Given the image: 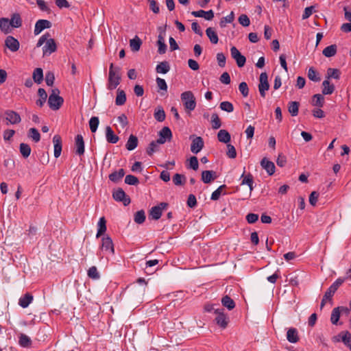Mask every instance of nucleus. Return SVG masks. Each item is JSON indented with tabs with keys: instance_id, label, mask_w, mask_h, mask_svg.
Listing matches in <instances>:
<instances>
[{
	"instance_id": "obj_55",
	"label": "nucleus",
	"mask_w": 351,
	"mask_h": 351,
	"mask_svg": "<svg viewBox=\"0 0 351 351\" xmlns=\"http://www.w3.org/2000/svg\"><path fill=\"white\" fill-rule=\"evenodd\" d=\"M159 145L155 141H152L149 146L147 147L146 152L149 156H152L153 154L158 150Z\"/></svg>"
},
{
	"instance_id": "obj_32",
	"label": "nucleus",
	"mask_w": 351,
	"mask_h": 351,
	"mask_svg": "<svg viewBox=\"0 0 351 351\" xmlns=\"http://www.w3.org/2000/svg\"><path fill=\"white\" fill-rule=\"evenodd\" d=\"M32 300L33 296L27 293L19 299V304L21 307L27 308Z\"/></svg>"
},
{
	"instance_id": "obj_23",
	"label": "nucleus",
	"mask_w": 351,
	"mask_h": 351,
	"mask_svg": "<svg viewBox=\"0 0 351 351\" xmlns=\"http://www.w3.org/2000/svg\"><path fill=\"white\" fill-rule=\"evenodd\" d=\"M106 138L108 143L113 144L117 143L119 139V136L114 133L110 126L106 128Z\"/></svg>"
},
{
	"instance_id": "obj_50",
	"label": "nucleus",
	"mask_w": 351,
	"mask_h": 351,
	"mask_svg": "<svg viewBox=\"0 0 351 351\" xmlns=\"http://www.w3.org/2000/svg\"><path fill=\"white\" fill-rule=\"evenodd\" d=\"M212 128L214 130L219 129L221 125V120L217 113H213L211 116Z\"/></svg>"
},
{
	"instance_id": "obj_8",
	"label": "nucleus",
	"mask_w": 351,
	"mask_h": 351,
	"mask_svg": "<svg viewBox=\"0 0 351 351\" xmlns=\"http://www.w3.org/2000/svg\"><path fill=\"white\" fill-rule=\"evenodd\" d=\"M260 83L258 84V90L262 97L265 98L266 91L269 88V84L268 82V76L265 72L262 73L259 77Z\"/></svg>"
},
{
	"instance_id": "obj_40",
	"label": "nucleus",
	"mask_w": 351,
	"mask_h": 351,
	"mask_svg": "<svg viewBox=\"0 0 351 351\" xmlns=\"http://www.w3.org/2000/svg\"><path fill=\"white\" fill-rule=\"evenodd\" d=\"M126 101V95L124 90L118 89L117 95L115 99V104L117 106H122Z\"/></svg>"
},
{
	"instance_id": "obj_58",
	"label": "nucleus",
	"mask_w": 351,
	"mask_h": 351,
	"mask_svg": "<svg viewBox=\"0 0 351 351\" xmlns=\"http://www.w3.org/2000/svg\"><path fill=\"white\" fill-rule=\"evenodd\" d=\"M226 188V185L223 184L219 186L215 191L213 192L210 199L212 200H217L219 199L220 195L222 193V189Z\"/></svg>"
},
{
	"instance_id": "obj_64",
	"label": "nucleus",
	"mask_w": 351,
	"mask_h": 351,
	"mask_svg": "<svg viewBox=\"0 0 351 351\" xmlns=\"http://www.w3.org/2000/svg\"><path fill=\"white\" fill-rule=\"evenodd\" d=\"M156 84H157V86L158 87L162 90H165V91H167V84L165 82V80L164 79H162L159 77H156Z\"/></svg>"
},
{
	"instance_id": "obj_54",
	"label": "nucleus",
	"mask_w": 351,
	"mask_h": 351,
	"mask_svg": "<svg viewBox=\"0 0 351 351\" xmlns=\"http://www.w3.org/2000/svg\"><path fill=\"white\" fill-rule=\"evenodd\" d=\"M241 178L242 179L241 184H247L250 185L251 184L254 183L253 176L251 173H248L247 175H245V171H243V174L241 176Z\"/></svg>"
},
{
	"instance_id": "obj_56",
	"label": "nucleus",
	"mask_w": 351,
	"mask_h": 351,
	"mask_svg": "<svg viewBox=\"0 0 351 351\" xmlns=\"http://www.w3.org/2000/svg\"><path fill=\"white\" fill-rule=\"evenodd\" d=\"M186 180V178L184 175L176 173L173 177V182L175 185L180 186L183 185Z\"/></svg>"
},
{
	"instance_id": "obj_53",
	"label": "nucleus",
	"mask_w": 351,
	"mask_h": 351,
	"mask_svg": "<svg viewBox=\"0 0 351 351\" xmlns=\"http://www.w3.org/2000/svg\"><path fill=\"white\" fill-rule=\"evenodd\" d=\"M234 19V14L233 12H231L228 16L223 17L219 23L221 27H224L226 23H231Z\"/></svg>"
},
{
	"instance_id": "obj_48",
	"label": "nucleus",
	"mask_w": 351,
	"mask_h": 351,
	"mask_svg": "<svg viewBox=\"0 0 351 351\" xmlns=\"http://www.w3.org/2000/svg\"><path fill=\"white\" fill-rule=\"evenodd\" d=\"M87 275L90 278L93 280H98L100 278V274L95 266H92L88 269Z\"/></svg>"
},
{
	"instance_id": "obj_19",
	"label": "nucleus",
	"mask_w": 351,
	"mask_h": 351,
	"mask_svg": "<svg viewBox=\"0 0 351 351\" xmlns=\"http://www.w3.org/2000/svg\"><path fill=\"white\" fill-rule=\"evenodd\" d=\"M191 14L195 17H204L208 21H210L214 18V12L212 10L208 11H204L203 10L193 11Z\"/></svg>"
},
{
	"instance_id": "obj_39",
	"label": "nucleus",
	"mask_w": 351,
	"mask_h": 351,
	"mask_svg": "<svg viewBox=\"0 0 351 351\" xmlns=\"http://www.w3.org/2000/svg\"><path fill=\"white\" fill-rule=\"evenodd\" d=\"M300 104L298 101H291L288 104V111L291 116L295 117L298 114Z\"/></svg>"
},
{
	"instance_id": "obj_44",
	"label": "nucleus",
	"mask_w": 351,
	"mask_h": 351,
	"mask_svg": "<svg viewBox=\"0 0 351 351\" xmlns=\"http://www.w3.org/2000/svg\"><path fill=\"white\" fill-rule=\"evenodd\" d=\"M341 313L339 311V307H336L332 309L330 315V322L334 325H337L339 320Z\"/></svg>"
},
{
	"instance_id": "obj_27",
	"label": "nucleus",
	"mask_w": 351,
	"mask_h": 351,
	"mask_svg": "<svg viewBox=\"0 0 351 351\" xmlns=\"http://www.w3.org/2000/svg\"><path fill=\"white\" fill-rule=\"evenodd\" d=\"M9 21L10 23L11 27L14 28L20 27L22 25V19L19 13L13 14Z\"/></svg>"
},
{
	"instance_id": "obj_62",
	"label": "nucleus",
	"mask_w": 351,
	"mask_h": 351,
	"mask_svg": "<svg viewBox=\"0 0 351 351\" xmlns=\"http://www.w3.org/2000/svg\"><path fill=\"white\" fill-rule=\"evenodd\" d=\"M228 151L226 152V155L230 158H235L237 156V152L235 147L231 145L228 144L227 145Z\"/></svg>"
},
{
	"instance_id": "obj_33",
	"label": "nucleus",
	"mask_w": 351,
	"mask_h": 351,
	"mask_svg": "<svg viewBox=\"0 0 351 351\" xmlns=\"http://www.w3.org/2000/svg\"><path fill=\"white\" fill-rule=\"evenodd\" d=\"M10 23L9 19L7 18H1L0 19V29L4 34H8L10 32Z\"/></svg>"
},
{
	"instance_id": "obj_45",
	"label": "nucleus",
	"mask_w": 351,
	"mask_h": 351,
	"mask_svg": "<svg viewBox=\"0 0 351 351\" xmlns=\"http://www.w3.org/2000/svg\"><path fill=\"white\" fill-rule=\"evenodd\" d=\"M324 104V97L321 94H315L313 97V104L315 106H317L319 108L323 107Z\"/></svg>"
},
{
	"instance_id": "obj_24",
	"label": "nucleus",
	"mask_w": 351,
	"mask_h": 351,
	"mask_svg": "<svg viewBox=\"0 0 351 351\" xmlns=\"http://www.w3.org/2000/svg\"><path fill=\"white\" fill-rule=\"evenodd\" d=\"M97 232L96 234V237L99 238L101 235H103L106 231V220L104 217H102L99 219L97 223Z\"/></svg>"
},
{
	"instance_id": "obj_11",
	"label": "nucleus",
	"mask_w": 351,
	"mask_h": 351,
	"mask_svg": "<svg viewBox=\"0 0 351 351\" xmlns=\"http://www.w3.org/2000/svg\"><path fill=\"white\" fill-rule=\"evenodd\" d=\"M101 249L108 252L111 255L114 254V247L112 239L108 235H105L101 239Z\"/></svg>"
},
{
	"instance_id": "obj_2",
	"label": "nucleus",
	"mask_w": 351,
	"mask_h": 351,
	"mask_svg": "<svg viewBox=\"0 0 351 351\" xmlns=\"http://www.w3.org/2000/svg\"><path fill=\"white\" fill-rule=\"evenodd\" d=\"M345 282V279H337L327 289V291L325 292V294L323 296V298L322 300L321 304H320V308H322L327 301H332V297L337 290L339 289L340 286L342 285V284Z\"/></svg>"
},
{
	"instance_id": "obj_51",
	"label": "nucleus",
	"mask_w": 351,
	"mask_h": 351,
	"mask_svg": "<svg viewBox=\"0 0 351 351\" xmlns=\"http://www.w3.org/2000/svg\"><path fill=\"white\" fill-rule=\"evenodd\" d=\"M134 221L138 224L143 223L145 220V213L143 210L137 211L134 215Z\"/></svg>"
},
{
	"instance_id": "obj_46",
	"label": "nucleus",
	"mask_w": 351,
	"mask_h": 351,
	"mask_svg": "<svg viewBox=\"0 0 351 351\" xmlns=\"http://www.w3.org/2000/svg\"><path fill=\"white\" fill-rule=\"evenodd\" d=\"M28 137L32 138L35 143H37L40 140V134L38 130L34 128L29 130Z\"/></svg>"
},
{
	"instance_id": "obj_35",
	"label": "nucleus",
	"mask_w": 351,
	"mask_h": 351,
	"mask_svg": "<svg viewBox=\"0 0 351 351\" xmlns=\"http://www.w3.org/2000/svg\"><path fill=\"white\" fill-rule=\"evenodd\" d=\"M221 304L230 311L235 307L234 301L228 295H225L222 298Z\"/></svg>"
},
{
	"instance_id": "obj_18",
	"label": "nucleus",
	"mask_w": 351,
	"mask_h": 351,
	"mask_svg": "<svg viewBox=\"0 0 351 351\" xmlns=\"http://www.w3.org/2000/svg\"><path fill=\"white\" fill-rule=\"evenodd\" d=\"M217 178L216 172L212 170H205L202 172V181L205 184L210 183Z\"/></svg>"
},
{
	"instance_id": "obj_57",
	"label": "nucleus",
	"mask_w": 351,
	"mask_h": 351,
	"mask_svg": "<svg viewBox=\"0 0 351 351\" xmlns=\"http://www.w3.org/2000/svg\"><path fill=\"white\" fill-rule=\"evenodd\" d=\"M220 108L227 112H232L234 110V106L232 103L229 101H222L219 106Z\"/></svg>"
},
{
	"instance_id": "obj_52",
	"label": "nucleus",
	"mask_w": 351,
	"mask_h": 351,
	"mask_svg": "<svg viewBox=\"0 0 351 351\" xmlns=\"http://www.w3.org/2000/svg\"><path fill=\"white\" fill-rule=\"evenodd\" d=\"M99 123V120L97 117H92L89 120V127L90 131L94 133L97 131L98 125Z\"/></svg>"
},
{
	"instance_id": "obj_38",
	"label": "nucleus",
	"mask_w": 351,
	"mask_h": 351,
	"mask_svg": "<svg viewBox=\"0 0 351 351\" xmlns=\"http://www.w3.org/2000/svg\"><path fill=\"white\" fill-rule=\"evenodd\" d=\"M33 80L36 84H40L43 80V71L41 68H36L33 72Z\"/></svg>"
},
{
	"instance_id": "obj_26",
	"label": "nucleus",
	"mask_w": 351,
	"mask_h": 351,
	"mask_svg": "<svg viewBox=\"0 0 351 351\" xmlns=\"http://www.w3.org/2000/svg\"><path fill=\"white\" fill-rule=\"evenodd\" d=\"M38 95L39 96V99L36 100V104L39 107H43L47 100V94L44 88H39L38 90Z\"/></svg>"
},
{
	"instance_id": "obj_17",
	"label": "nucleus",
	"mask_w": 351,
	"mask_h": 351,
	"mask_svg": "<svg viewBox=\"0 0 351 351\" xmlns=\"http://www.w3.org/2000/svg\"><path fill=\"white\" fill-rule=\"evenodd\" d=\"M53 143L54 147V157L58 158L62 152V143L61 136L58 134L55 135L53 137Z\"/></svg>"
},
{
	"instance_id": "obj_14",
	"label": "nucleus",
	"mask_w": 351,
	"mask_h": 351,
	"mask_svg": "<svg viewBox=\"0 0 351 351\" xmlns=\"http://www.w3.org/2000/svg\"><path fill=\"white\" fill-rule=\"evenodd\" d=\"M75 149L77 155H84L85 152L84 141L81 134H77L75 138Z\"/></svg>"
},
{
	"instance_id": "obj_42",
	"label": "nucleus",
	"mask_w": 351,
	"mask_h": 351,
	"mask_svg": "<svg viewBox=\"0 0 351 351\" xmlns=\"http://www.w3.org/2000/svg\"><path fill=\"white\" fill-rule=\"evenodd\" d=\"M19 150L20 153L25 158H27L29 156L32 151L30 146L28 144L24 143L20 144Z\"/></svg>"
},
{
	"instance_id": "obj_13",
	"label": "nucleus",
	"mask_w": 351,
	"mask_h": 351,
	"mask_svg": "<svg viewBox=\"0 0 351 351\" xmlns=\"http://www.w3.org/2000/svg\"><path fill=\"white\" fill-rule=\"evenodd\" d=\"M51 27V23L46 19H40L37 21L35 24L34 34L38 35L45 29H48Z\"/></svg>"
},
{
	"instance_id": "obj_9",
	"label": "nucleus",
	"mask_w": 351,
	"mask_h": 351,
	"mask_svg": "<svg viewBox=\"0 0 351 351\" xmlns=\"http://www.w3.org/2000/svg\"><path fill=\"white\" fill-rule=\"evenodd\" d=\"M121 82V75L119 73L109 72L107 88L110 90L115 89Z\"/></svg>"
},
{
	"instance_id": "obj_43",
	"label": "nucleus",
	"mask_w": 351,
	"mask_h": 351,
	"mask_svg": "<svg viewBox=\"0 0 351 351\" xmlns=\"http://www.w3.org/2000/svg\"><path fill=\"white\" fill-rule=\"evenodd\" d=\"M340 74H341V72L339 69L329 68L327 70V75L326 76V79L328 80H329L330 78H334L336 80H339L340 78Z\"/></svg>"
},
{
	"instance_id": "obj_28",
	"label": "nucleus",
	"mask_w": 351,
	"mask_h": 351,
	"mask_svg": "<svg viewBox=\"0 0 351 351\" xmlns=\"http://www.w3.org/2000/svg\"><path fill=\"white\" fill-rule=\"evenodd\" d=\"M217 138L219 142L228 143L230 141L231 136L228 131L226 130H221L217 134Z\"/></svg>"
},
{
	"instance_id": "obj_30",
	"label": "nucleus",
	"mask_w": 351,
	"mask_h": 351,
	"mask_svg": "<svg viewBox=\"0 0 351 351\" xmlns=\"http://www.w3.org/2000/svg\"><path fill=\"white\" fill-rule=\"evenodd\" d=\"M138 145V138L136 136L131 134L125 145L126 149L129 151L134 150Z\"/></svg>"
},
{
	"instance_id": "obj_37",
	"label": "nucleus",
	"mask_w": 351,
	"mask_h": 351,
	"mask_svg": "<svg viewBox=\"0 0 351 351\" xmlns=\"http://www.w3.org/2000/svg\"><path fill=\"white\" fill-rule=\"evenodd\" d=\"M169 70L170 66L167 61H163L159 63L156 67V71L158 73L165 74L168 73Z\"/></svg>"
},
{
	"instance_id": "obj_21",
	"label": "nucleus",
	"mask_w": 351,
	"mask_h": 351,
	"mask_svg": "<svg viewBox=\"0 0 351 351\" xmlns=\"http://www.w3.org/2000/svg\"><path fill=\"white\" fill-rule=\"evenodd\" d=\"M335 87L333 84H331L330 80H324L322 82V95H331L335 91Z\"/></svg>"
},
{
	"instance_id": "obj_3",
	"label": "nucleus",
	"mask_w": 351,
	"mask_h": 351,
	"mask_svg": "<svg viewBox=\"0 0 351 351\" xmlns=\"http://www.w3.org/2000/svg\"><path fill=\"white\" fill-rule=\"evenodd\" d=\"M60 91L58 88L52 90L48 99V104L51 109L53 110H58L63 104L64 99L59 96Z\"/></svg>"
},
{
	"instance_id": "obj_25",
	"label": "nucleus",
	"mask_w": 351,
	"mask_h": 351,
	"mask_svg": "<svg viewBox=\"0 0 351 351\" xmlns=\"http://www.w3.org/2000/svg\"><path fill=\"white\" fill-rule=\"evenodd\" d=\"M125 170L120 169L119 171H115L109 175V179L113 182H118L125 176Z\"/></svg>"
},
{
	"instance_id": "obj_6",
	"label": "nucleus",
	"mask_w": 351,
	"mask_h": 351,
	"mask_svg": "<svg viewBox=\"0 0 351 351\" xmlns=\"http://www.w3.org/2000/svg\"><path fill=\"white\" fill-rule=\"evenodd\" d=\"M216 317L214 319L215 322L221 328L225 329L229 323V317L225 314L224 309L222 308H217L215 310Z\"/></svg>"
},
{
	"instance_id": "obj_4",
	"label": "nucleus",
	"mask_w": 351,
	"mask_h": 351,
	"mask_svg": "<svg viewBox=\"0 0 351 351\" xmlns=\"http://www.w3.org/2000/svg\"><path fill=\"white\" fill-rule=\"evenodd\" d=\"M181 100L186 110L191 112L196 107V101L191 91H185L181 94Z\"/></svg>"
},
{
	"instance_id": "obj_34",
	"label": "nucleus",
	"mask_w": 351,
	"mask_h": 351,
	"mask_svg": "<svg viewBox=\"0 0 351 351\" xmlns=\"http://www.w3.org/2000/svg\"><path fill=\"white\" fill-rule=\"evenodd\" d=\"M337 47L336 45H331L330 46L326 47L322 51V53L324 56L327 58H330L337 53Z\"/></svg>"
},
{
	"instance_id": "obj_16",
	"label": "nucleus",
	"mask_w": 351,
	"mask_h": 351,
	"mask_svg": "<svg viewBox=\"0 0 351 351\" xmlns=\"http://www.w3.org/2000/svg\"><path fill=\"white\" fill-rule=\"evenodd\" d=\"M5 119L11 124H17L21 121V118L19 113L14 110H8L5 111Z\"/></svg>"
},
{
	"instance_id": "obj_1",
	"label": "nucleus",
	"mask_w": 351,
	"mask_h": 351,
	"mask_svg": "<svg viewBox=\"0 0 351 351\" xmlns=\"http://www.w3.org/2000/svg\"><path fill=\"white\" fill-rule=\"evenodd\" d=\"M49 37L50 34L49 33L43 34L40 37L36 44V47H40L44 43H45L43 47V56H49L52 53L55 52L57 49V46L55 40Z\"/></svg>"
},
{
	"instance_id": "obj_47",
	"label": "nucleus",
	"mask_w": 351,
	"mask_h": 351,
	"mask_svg": "<svg viewBox=\"0 0 351 351\" xmlns=\"http://www.w3.org/2000/svg\"><path fill=\"white\" fill-rule=\"evenodd\" d=\"M159 136H161L163 138H166L168 141H170L172 138V132L169 127H164L158 133Z\"/></svg>"
},
{
	"instance_id": "obj_12",
	"label": "nucleus",
	"mask_w": 351,
	"mask_h": 351,
	"mask_svg": "<svg viewBox=\"0 0 351 351\" xmlns=\"http://www.w3.org/2000/svg\"><path fill=\"white\" fill-rule=\"evenodd\" d=\"M5 45L12 52L17 51L20 47V43L17 39L12 36H8L5 40Z\"/></svg>"
},
{
	"instance_id": "obj_20",
	"label": "nucleus",
	"mask_w": 351,
	"mask_h": 351,
	"mask_svg": "<svg viewBox=\"0 0 351 351\" xmlns=\"http://www.w3.org/2000/svg\"><path fill=\"white\" fill-rule=\"evenodd\" d=\"M261 165L269 176H271L275 173L276 167L274 163L268 160L266 158L262 159Z\"/></svg>"
},
{
	"instance_id": "obj_7",
	"label": "nucleus",
	"mask_w": 351,
	"mask_h": 351,
	"mask_svg": "<svg viewBox=\"0 0 351 351\" xmlns=\"http://www.w3.org/2000/svg\"><path fill=\"white\" fill-rule=\"evenodd\" d=\"M112 197L117 202H123L124 206H128L130 204V198L126 195L125 191L121 188H118L112 193Z\"/></svg>"
},
{
	"instance_id": "obj_41",
	"label": "nucleus",
	"mask_w": 351,
	"mask_h": 351,
	"mask_svg": "<svg viewBox=\"0 0 351 351\" xmlns=\"http://www.w3.org/2000/svg\"><path fill=\"white\" fill-rule=\"evenodd\" d=\"M19 343L23 348H28L32 345V340L27 335L20 334Z\"/></svg>"
},
{
	"instance_id": "obj_31",
	"label": "nucleus",
	"mask_w": 351,
	"mask_h": 351,
	"mask_svg": "<svg viewBox=\"0 0 351 351\" xmlns=\"http://www.w3.org/2000/svg\"><path fill=\"white\" fill-rule=\"evenodd\" d=\"M142 45V40L138 36H135V37L130 40V46L131 50L132 51H139L141 46Z\"/></svg>"
},
{
	"instance_id": "obj_61",
	"label": "nucleus",
	"mask_w": 351,
	"mask_h": 351,
	"mask_svg": "<svg viewBox=\"0 0 351 351\" xmlns=\"http://www.w3.org/2000/svg\"><path fill=\"white\" fill-rule=\"evenodd\" d=\"M239 23L243 27H248L250 25V20L246 14H241L239 17Z\"/></svg>"
},
{
	"instance_id": "obj_15",
	"label": "nucleus",
	"mask_w": 351,
	"mask_h": 351,
	"mask_svg": "<svg viewBox=\"0 0 351 351\" xmlns=\"http://www.w3.org/2000/svg\"><path fill=\"white\" fill-rule=\"evenodd\" d=\"M204 143L202 137L196 136L195 137L191 145V151L193 154H198L204 147Z\"/></svg>"
},
{
	"instance_id": "obj_10",
	"label": "nucleus",
	"mask_w": 351,
	"mask_h": 351,
	"mask_svg": "<svg viewBox=\"0 0 351 351\" xmlns=\"http://www.w3.org/2000/svg\"><path fill=\"white\" fill-rule=\"evenodd\" d=\"M167 206V203L161 202L158 205L152 207L149 211V217L154 220L159 219L162 215V210L165 209Z\"/></svg>"
},
{
	"instance_id": "obj_29",
	"label": "nucleus",
	"mask_w": 351,
	"mask_h": 351,
	"mask_svg": "<svg viewBox=\"0 0 351 351\" xmlns=\"http://www.w3.org/2000/svg\"><path fill=\"white\" fill-rule=\"evenodd\" d=\"M154 119L158 122H162L165 121L166 114L164 109L161 106L157 107L154 113Z\"/></svg>"
},
{
	"instance_id": "obj_36",
	"label": "nucleus",
	"mask_w": 351,
	"mask_h": 351,
	"mask_svg": "<svg viewBox=\"0 0 351 351\" xmlns=\"http://www.w3.org/2000/svg\"><path fill=\"white\" fill-rule=\"evenodd\" d=\"M206 34L211 43L217 44L218 43L219 38L213 28L208 27L206 30Z\"/></svg>"
},
{
	"instance_id": "obj_22",
	"label": "nucleus",
	"mask_w": 351,
	"mask_h": 351,
	"mask_svg": "<svg viewBox=\"0 0 351 351\" xmlns=\"http://www.w3.org/2000/svg\"><path fill=\"white\" fill-rule=\"evenodd\" d=\"M287 339L289 342L295 343L299 341L298 332L295 328H290L287 332Z\"/></svg>"
},
{
	"instance_id": "obj_63",
	"label": "nucleus",
	"mask_w": 351,
	"mask_h": 351,
	"mask_svg": "<svg viewBox=\"0 0 351 351\" xmlns=\"http://www.w3.org/2000/svg\"><path fill=\"white\" fill-rule=\"evenodd\" d=\"M199 167L198 160L196 156H191L189 158V165L188 168H191L195 171L197 170Z\"/></svg>"
},
{
	"instance_id": "obj_60",
	"label": "nucleus",
	"mask_w": 351,
	"mask_h": 351,
	"mask_svg": "<svg viewBox=\"0 0 351 351\" xmlns=\"http://www.w3.org/2000/svg\"><path fill=\"white\" fill-rule=\"evenodd\" d=\"M239 90L244 97H246L249 94V88L246 82H241L239 85Z\"/></svg>"
},
{
	"instance_id": "obj_5",
	"label": "nucleus",
	"mask_w": 351,
	"mask_h": 351,
	"mask_svg": "<svg viewBox=\"0 0 351 351\" xmlns=\"http://www.w3.org/2000/svg\"><path fill=\"white\" fill-rule=\"evenodd\" d=\"M334 343L342 342L344 346L351 351V332L348 330H342L332 337Z\"/></svg>"
},
{
	"instance_id": "obj_59",
	"label": "nucleus",
	"mask_w": 351,
	"mask_h": 351,
	"mask_svg": "<svg viewBox=\"0 0 351 351\" xmlns=\"http://www.w3.org/2000/svg\"><path fill=\"white\" fill-rule=\"evenodd\" d=\"M125 182L129 185H136L138 184V179L133 175H128L125 176Z\"/></svg>"
},
{
	"instance_id": "obj_49",
	"label": "nucleus",
	"mask_w": 351,
	"mask_h": 351,
	"mask_svg": "<svg viewBox=\"0 0 351 351\" xmlns=\"http://www.w3.org/2000/svg\"><path fill=\"white\" fill-rule=\"evenodd\" d=\"M308 77L311 81L315 82H319L321 80L320 77L318 75V73L313 67L309 68L308 71Z\"/></svg>"
}]
</instances>
